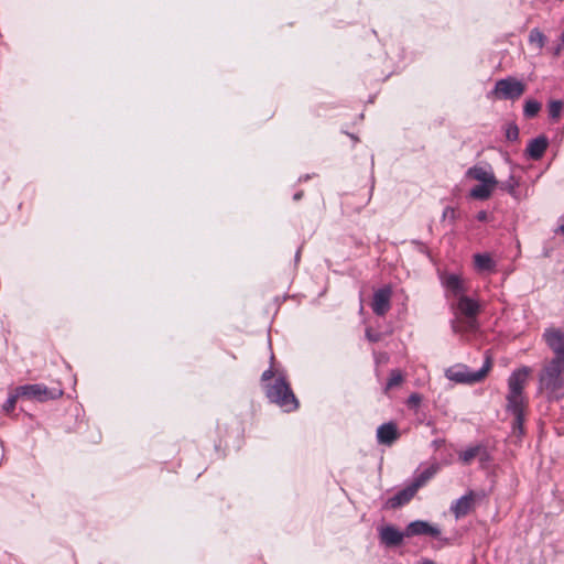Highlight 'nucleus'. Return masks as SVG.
Returning a JSON list of instances; mask_svg holds the SVG:
<instances>
[{
    "instance_id": "obj_1",
    "label": "nucleus",
    "mask_w": 564,
    "mask_h": 564,
    "mask_svg": "<svg viewBox=\"0 0 564 564\" xmlns=\"http://www.w3.org/2000/svg\"><path fill=\"white\" fill-rule=\"evenodd\" d=\"M264 393L271 403L276 404L284 412H294L300 406V402L283 373H279L273 383L264 384Z\"/></svg>"
},
{
    "instance_id": "obj_2",
    "label": "nucleus",
    "mask_w": 564,
    "mask_h": 564,
    "mask_svg": "<svg viewBox=\"0 0 564 564\" xmlns=\"http://www.w3.org/2000/svg\"><path fill=\"white\" fill-rule=\"evenodd\" d=\"M564 362L560 358H553L547 362L539 375L541 390H545L551 398L561 399L564 397Z\"/></svg>"
},
{
    "instance_id": "obj_3",
    "label": "nucleus",
    "mask_w": 564,
    "mask_h": 564,
    "mask_svg": "<svg viewBox=\"0 0 564 564\" xmlns=\"http://www.w3.org/2000/svg\"><path fill=\"white\" fill-rule=\"evenodd\" d=\"M491 358L487 356L482 367L478 371L470 372L467 366L456 365L446 369L445 377L457 383L473 384L482 381L491 369Z\"/></svg>"
},
{
    "instance_id": "obj_4",
    "label": "nucleus",
    "mask_w": 564,
    "mask_h": 564,
    "mask_svg": "<svg viewBox=\"0 0 564 564\" xmlns=\"http://www.w3.org/2000/svg\"><path fill=\"white\" fill-rule=\"evenodd\" d=\"M21 399L29 401L46 402L56 400L63 395L61 388H48L42 383L23 384L17 387Z\"/></svg>"
},
{
    "instance_id": "obj_5",
    "label": "nucleus",
    "mask_w": 564,
    "mask_h": 564,
    "mask_svg": "<svg viewBox=\"0 0 564 564\" xmlns=\"http://www.w3.org/2000/svg\"><path fill=\"white\" fill-rule=\"evenodd\" d=\"M527 86L516 77L508 76L496 82L491 95L502 100H517L525 93Z\"/></svg>"
},
{
    "instance_id": "obj_6",
    "label": "nucleus",
    "mask_w": 564,
    "mask_h": 564,
    "mask_svg": "<svg viewBox=\"0 0 564 564\" xmlns=\"http://www.w3.org/2000/svg\"><path fill=\"white\" fill-rule=\"evenodd\" d=\"M457 299L456 308L463 316L465 329L476 330L478 328L477 315L481 310L479 302L465 294Z\"/></svg>"
},
{
    "instance_id": "obj_7",
    "label": "nucleus",
    "mask_w": 564,
    "mask_h": 564,
    "mask_svg": "<svg viewBox=\"0 0 564 564\" xmlns=\"http://www.w3.org/2000/svg\"><path fill=\"white\" fill-rule=\"evenodd\" d=\"M528 376V367H522L510 375L508 379L509 393L507 395V405L523 404L522 392Z\"/></svg>"
},
{
    "instance_id": "obj_8",
    "label": "nucleus",
    "mask_w": 564,
    "mask_h": 564,
    "mask_svg": "<svg viewBox=\"0 0 564 564\" xmlns=\"http://www.w3.org/2000/svg\"><path fill=\"white\" fill-rule=\"evenodd\" d=\"M405 535L406 538L427 535L437 540H442L440 528L424 520H415L410 522L405 527Z\"/></svg>"
},
{
    "instance_id": "obj_9",
    "label": "nucleus",
    "mask_w": 564,
    "mask_h": 564,
    "mask_svg": "<svg viewBox=\"0 0 564 564\" xmlns=\"http://www.w3.org/2000/svg\"><path fill=\"white\" fill-rule=\"evenodd\" d=\"M405 530L400 531L392 524H387L379 528V541L386 547H397L403 543Z\"/></svg>"
},
{
    "instance_id": "obj_10",
    "label": "nucleus",
    "mask_w": 564,
    "mask_h": 564,
    "mask_svg": "<svg viewBox=\"0 0 564 564\" xmlns=\"http://www.w3.org/2000/svg\"><path fill=\"white\" fill-rule=\"evenodd\" d=\"M391 289L381 288L373 293L371 308L377 316H383L391 307Z\"/></svg>"
},
{
    "instance_id": "obj_11",
    "label": "nucleus",
    "mask_w": 564,
    "mask_h": 564,
    "mask_svg": "<svg viewBox=\"0 0 564 564\" xmlns=\"http://www.w3.org/2000/svg\"><path fill=\"white\" fill-rule=\"evenodd\" d=\"M546 345L555 354L554 358H560L564 362V333L558 328L546 329L544 333Z\"/></svg>"
},
{
    "instance_id": "obj_12",
    "label": "nucleus",
    "mask_w": 564,
    "mask_h": 564,
    "mask_svg": "<svg viewBox=\"0 0 564 564\" xmlns=\"http://www.w3.org/2000/svg\"><path fill=\"white\" fill-rule=\"evenodd\" d=\"M400 437L395 422L390 421L377 429V442L381 445L391 446Z\"/></svg>"
},
{
    "instance_id": "obj_13",
    "label": "nucleus",
    "mask_w": 564,
    "mask_h": 564,
    "mask_svg": "<svg viewBox=\"0 0 564 564\" xmlns=\"http://www.w3.org/2000/svg\"><path fill=\"white\" fill-rule=\"evenodd\" d=\"M415 494L416 491L412 488L411 485H409L405 488L399 490L394 496L390 497L384 502L383 509L395 510L401 508L408 505L413 499Z\"/></svg>"
},
{
    "instance_id": "obj_14",
    "label": "nucleus",
    "mask_w": 564,
    "mask_h": 564,
    "mask_svg": "<svg viewBox=\"0 0 564 564\" xmlns=\"http://www.w3.org/2000/svg\"><path fill=\"white\" fill-rule=\"evenodd\" d=\"M475 496V492L469 490L451 506V511L456 519H460L470 512L474 506Z\"/></svg>"
},
{
    "instance_id": "obj_15",
    "label": "nucleus",
    "mask_w": 564,
    "mask_h": 564,
    "mask_svg": "<svg viewBox=\"0 0 564 564\" xmlns=\"http://www.w3.org/2000/svg\"><path fill=\"white\" fill-rule=\"evenodd\" d=\"M547 147L549 139L544 134H541L529 142L525 153L530 159L538 161L544 155Z\"/></svg>"
},
{
    "instance_id": "obj_16",
    "label": "nucleus",
    "mask_w": 564,
    "mask_h": 564,
    "mask_svg": "<svg viewBox=\"0 0 564 564\" xmlns=\"http://www.w3.org/2000/svg\"><path fill=\"white\" fill-rule=\"evenodd\" d=\"M468 178L479 181L480 183H498L495 174L491 171H487L482 166L474 165L466 172Z\"/></svg>"
},
{
    "instance_id": "obj_17",
    "label": "nucleus",
    "mask_w": 564,
    "mask_h": 564,
    "mask_svg": "<svg viewBox=\"0 0 564 564\" xmlns=\"http://www.w3.org/2000/svg\"><path fill=\"white\" fill-rule=\"evenodd\" d=\"M443 285L456 297L464 295L465 285L457 274H448L443 280Z\"/></svg>"
},
{
    "instance_id": "obj_18",
    "label": "nucleus",
    "mask_w": 564,
    "mask_h": 564,
    "mask_svg": "<svg viewBox=\"0 0 564 564\" xmlns=\"http://www.w3.org/2000/svg\"><path fill=\"white\" fill-rule=\"evenodd\" d=\"M440 470V465L437 463L432 464L430 467L421 471L417 476H415L413 482L411 484L412 488L417 492V490L424 486L431 478H433L436 473Z\"/></svg>"
},
{
    "instance_id": "obj_19",
    "label": "nucleus",
    "mask_w": 564,
    "mask_h": 564,
    "mask_svg": "<svg viewBox=\"0 0 564 564\" xmlns=\"http://www.w3.org/2000/svg\"><path fill=\"white\" fill-rule=\"evenodd\" d=\"M497 185L498 183H480L470 189L469 196L479 200L488 199Z\"/></svg>"
},
{
    "instance_id": "obj_20",
    "label": "nucleus",
    "mask_w": 564,
    "mask_h": 564,
    "mask_svg": "<svg viewBox=\"0 0 564 564\" xmlns=\"http://www.w3.org/2000/svg\"><path fill=\"white\" fill-rule=\"evenodd\" d=\"M474 264L478 271L491 272L496 268V263L488 253L474 254Z\"/></svg>"
},
{
    "instance_id": "obj_21",
    "label": "nucleus",
    "mask_w": 564,
    "mask_h": 564,
    "mask_svg": "<svg viewBox=\"0 0 564 564\" xmlns=\"http://www.w3.org/2000/svg\"><path fill=\"white\" fill-rule=\"evenodd\" d=\"M507 410L512 413L514 416L513 421V431H519L523 433V422H524V413H523V404H511L507 405Z\"/></svg>"
},
{
    "instance_id": "obj_22",
    "label": "nucleus",
    "mask_w": 564,
    "mask_h": 564,
    "mask_svg": "<svg viewBox=\"0 0 564 564\" xmlns=\"http://www.w3.org/2000/svg\"><path fill=\"white\" fill-rule=\"evenodd\" d=\"M501 191L507 192L511 196L516 197L517 188L519 186V180L514 177V175H510L506 181H498L497 185Z\"/></svg>"
},
{
    "instance_id": "obj_23",
    "label": "nucleus",
    "mask_w": 564,
    "mask_h": 564,
    "mask_svg": "<svg viewBox=\"0 0 564 564\" xmlns=\"http://www.w3.org/2000/svg\"><path fill=\"white\" fill-rule=\"evenodd\" d=\"M479 454V444L467 447L458 454L459 460L464 465H469L474 458H477Z\"/></svg>"
},
{
    "instance_id": "obj_24",
    "label": "nucleus",
    "mask_w": 564,
    "mask_h": 564,
    "mask_svg": "<svg viewBox=\"0 0 564 564\" xmlns=\"http://www.w3.org/2000/svg\"><path fill=\"white\" fill-rule=\"evenodd\" d=\"M563 108L564 102L562 100H550L547 104L549 117L554 121L558 120Z\"/></svg>"
},
{
    "instance_id": "obj_25",
    "label": "nucleus",
    "mask_w": 564,
    "mask_h": 564,
    "mask_svg": "<svg viewBox=\"0 0 564 564\" xmlns=\"http://www.w3.org/2000/svg\"><path fill=\"white\" fill-rule=\"evenodd\" d=\"M18 399H21V394H19V390H18V388H14V389L10 392V394H9V397H8V399H7V401L3 403V405H2V410H3L7 414H10V413L14 410Z\"/></svg>"
},
{
    "instance_id": "obj_26",
    "label": "nucleus",
    "mask_w": 564,
    "mask_h": 564,
    "mask_svg": "<svg viewBox=\"0 0 564 564\" xmlns=\"http://www.w3.org/2000/svg\"><path fill=\"white\" fill-rule=\"evenodd\" d=\"M541 110V104L536 100L529 99L525 101L523 107V115L527 118L535 117Z\"/></svg>"
},
{
    "instance_id": "obj_27",
    "label": "nucleus",
    "mask_w": 564,
    "mask_h": 564,
    "mask_svg": "<svg viewBox=\"0 0 564 564\" xmlns=\"http://www.w3.org/2000/svg\"><path fill=\"white\" fill-rule=\"evenodd\" d=\"M403 381V376L399 370H391L389 379L386 384V391L401 384Z\"/></svg>"
},
{
    "instance_id": "obj_28",
    "label": "nucleus",
    "mask_w": 564,
    "mask_h": 564,
    "mask_svg": "<svg viewBox=\"0 0 564 564\" xmlns=\"http://www.w3.org/2000/svg\"><path fill=\"white\" fill-rule=\"evenodd\" d=\"M529 41L530 43H536L538 47L542 48L545 45L546 37L539 29L535 28L531 30L529 34Z\"/></svg>"
},
{
    "instance_id": "obj_29",
    "label": "nucleus",
    "mask_w": 564,
    "mask_h": 564,
    "mask_svg": "<svg viewBox=\"0 0 564 564\" xmlns=\"http://www.w3.org/2000/svg\"><path fill=\"white\" fill-rule=\"evenodd\" d=\"M477 458L481 466H486L491 460V455L486 445L479 443V454Z\"/></svg>"
},
{
    "instance_id": "obj_30",
    "label": "nucleus",
    "mask_w": 564,
    "mask_h": 564,
    "mask_svg": "<svg viewBox=\"0 0 564 564\" xmlns=\"http://www.w3.org/2000/svg\"><path fill=\"white\" fill-rule=\"evenodd\" d=\"M506 138L509 141H517L519 139V128L514 122H510L506 128Z\"/></svg>"
},
{
    "instance_id": "obj_31",
    "label": "nucleus",
    "mask_w": 564,
    "mask_h": 564,
    "mask_svg": "<svg viewBox=\"0 0 564 564\" xmlns=\"http://www.w3.org/2000/svg\"><path fill=\"white\" fill-rule=\"evenodd\" d=\"M270 361H271V366L269 367V369L263 371V373L261 375V381L262 382H267V381L271 380L275 376V370L273 368V361H274V355L273 354H271Z\"/></svg>"
},
{
    "instance_id": "obj_32",
    "label": "nucleus",
    "mask_w": 564,
    "mask_h": 564,
    "mask_svg": "<svg viewBox=\"0 0 564 564\" xmlns=\"http://www.w3.org/2000/svg\"><path fill=\"white\" fill-rule=\"evenodd\" d=\"M442 218L443 220L448 219L453 224L457 218L456 209L451 206H447L443 212Z\"/></svg>"
},
{
    "instance_id": "obj_33",
    "label": "nucleus",
    "mask_w": 564,
    "mask_h": 564,
    "mask_svg": "<svg viewBox=\"0 0 564 564\" xmlns=\"http://www.w3.org/2000/svg\"><path fill=\"white\" fill-rule=\"evenodd\" d=\"M422 402V395L420 393H411L406 400V404L409 408H416Z\"/></svg>"
},
{
    "instance_id": "obj_34",
    "label": "nucleus",
    "mask_w": 564,
    "mask_h": 564,
    "mask_svg": "<svg viewBox=\"0 0 564 564\" xmlns=\"http://www.w3.org/2000/svg\"><path fill=\"white\" fill-rule=\"evenodd\" d=\"M366 338L371 343H377L381 339V334L378 332H373L371 328H367Z\"/></svg>"
},
{
    "instance_id": "obj_35",
    "label": "nucleus",
    "mask_w": 564,
    "mask_h": 564,
    "mask_svg": "<svg viewBox=\"0 0 564 564\" xmlns=\"http://www.w3.org/2000/svg\"><path fill=\"white\" fill-rule=\"evenodd\" d=\"M476 219L478 221H487L488 220V213L486 210H480L476 215Z\"/></svg>"
},
{
    "instance_id": "obj_36",
    "label": "nucleus",
    "mask_w": 564,
    "mask_h": 564,
    "mask_svg": "<svg viewBox=\"0 0 564 564\" xmlns=\"http://www.w3.org/2000/svg\"><path fill=\"white\" fill-rule=\"evenodd\" d=\"M444 443H445V440H443V438L435 440V441H433V446H434L435 448H440L441 446H443V445H444Z\"/></svg>"
},
{
    "instance_id": "obj_37",
    "label": "nucleus",
    "mask_w": 564,
    "mask_h": 564,
    "mask_svg": "<svg viewBox=\"0 0 564 564\" xmlns=\"http://www.w3.org/2000/svg\"><path fill=\"white\" fill-rule=\"evenodd\" d=\"M303 197V191H299L293 195V199L295 202L300 200Z\"/></svg>"
},
{
    "instance_id": "obj_38",
    "label": "nucleus",
    "mask_w": 564,
    "mask_h": 564,
    "mask_svg": "<svg viewBox=\"0 0 564 564\" xmlns=\"http://www.w3.org/2000/svg\"><path fill=\"white\" fill-rule=\"evenodd\" d=\"M420 564H436V563L431 558H422Z\"/></svg>"
},
{
    "instance_id": "obj_39",
    "label": "nucleus",
    "mask_w": 564,
    "mask_h": 564,
    "mask_svg": "<svg viewBox=\"0 0 564 564\" xmlns=\"http://www.w3.org/2000/svg\"><path fill=\"white\" fill-rule=\"evenodd\" d=\"M556 232L564 236V223L558 226V228L556 229Z\"/></svg>"
},
{
    "instance_id": "obj_40",
    "label": "nucleus",
    "mask_w": 564,
    "mask_h": 564,
    "mask_svg": "<svg viewBox=\"0 0 564 564\" xmlns=\"http://www.w3.org/2000/svg\"><path fill=\"white\" fill-rule=\"evenodd\" d=\"M453 330L455 333L459 332L458 326L455 324V322H453Z\"/></svg>"
},
{
    "instance_id": "obj_41",
    "label": "nucleus",
    "mask_w": 564,
    "mask_h": 564,
    "mask_svg": "<svg viewBox=\"0 0 564 564\" xmlns=\"http://www.w3.org/2000/svg\"><path fill=\"white\" fill-rule=\"evenodd\" d=\"M561 43H562V45L564 46V31H563V32H562V34H561Z\"/></svg>"
},
{
    "instance_id": "obj_42",
    "label": "nucleus",
    "mask_w": 564,
    "mask_h": 564,
    "mask_svg": "<svg viewBox=\"0 0 564 564\" xmlns=\"http://www.w3.org/2000/svg\"><path fill=\"white\" fill-rule=\"evenodd\" d=\"M560 52H561V46H557V47H556V50H555V53H554V54H555V55H558V54H560Z\"/></svg>"
},
{
    "instance_id": "obj_43",
    "label": "nucleus",
    "mask_w": 564,
    "mask_h": 564,
    "mask_svg": "<svg viewBox=\"0 0 564 564\" xmlns=\"http://www.w3.org/2000/svg\"><path fill=\"white\" fill-rule=\"evenodd\" d=\"M295 258L296 260L300 258V250H297Z\"/></svg>"
}]
</instances>
